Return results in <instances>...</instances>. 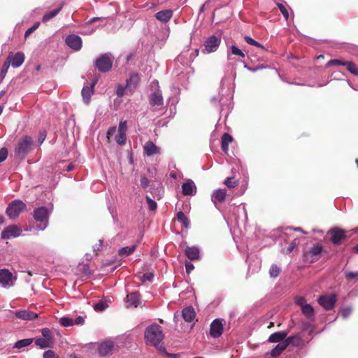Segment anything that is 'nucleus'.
<instances>
[{
	"mask_svg": "<svg viewBox=\"0 0 358 358\" xmlns=\"http://www.w3.org/2000/svg\"><path fill=\"white\" fill-rule=\"evenodd\" d=\"M144 336L148 345L157 348L162 352H165V347L162 344L164 336L159 325L152 324L148 326L145 330Z\"/></svg>",
	"mask_w": 358,
	"mask_h": 358,
	"instance_id": "nucleus-1",
	"label": "nucleus"
},
{
	"mask_svg": "<svg viewBox=\"0 0 358 358\" xmlns=\"http://www.w3.org/2000/svg\"><path fill=\"white\" fill-rule=\"evenodd\" d=\"M33 141L29 136H24L18 142L15 150V156L20 159H24L27 153L31 150Z\"/></svg>",
	"mask_w": 358,
	"mask_h": 358,
	"instance_id": "nucleus-2",
	"label": "nucleus"
},
{
	"mask_svg": "<svg viewBox=\"0 0 358 358\" xmlns=\"http://www.w3.org/2000/svg\"><path fill=\"white\" fill-rule=\"evenodd\" d=\"M33 216L36 222H41L37 226L39 230H45L48 225L49 212L45 207H40L34 210Z\"/></svg>",
	"mask_w": 358,
	"mask_h": 358,
	"instance_id": "nucleus-3",
	"label": "nucleus"
},
{
	"mask_svg": "<svg viewBox=\"0 0 358 358\" xmlns=\"http://www.w3.org/2000/svg\"><path fill=\"white\" fill-rule=\"evenodd\" d=\"M17 276L13 275L8 269H0V285L3 288H10L15 285Z\"/></svg>",
	"mask_w": 358,
	"mask_h": 358,
	"instance_id": "nucleus-4",
	"label": "nucleus"
},
{
	"mask_svg": "<svg viewBox=\"0 0 358 358\" xmlns=\"http://www.w3.org/2000/svg\"><path fill=\"white\" fill-rule=\"evenodd\" d=\"M26 205L20 200H15L10 203L6 209V214L10 219L17 217L20 213L24 210Z\"/></svg>",
	"mask_w": 358,
	"mask_h": 358,
	"instance_id": "nucleus-5",
	"label": "nucleus"
},
{
	"mask_svg": "<svg viewBox=\"0 0 358 358\" xmlns=\"http://www.w3.org/2000/svg\"><path fill=\"white\" fill-rule=\"evenodd\" d=\"M113 65V59L110 54H104L99 57L95 63V66L99 71L106 72L110 70Z\"/></svg>",
	"mask_w": 358,
	"mask_h": 358,
	"instance_id": "nucleus-6",
	"label": "nucleus"
},
{
	"mask_svg": "<svg viewBox=\"0 0 358 358\" xmlns=\"http://www.w3.org/2000/svg\"><path fill=\"white\" fill-rule=\"evenodd\" d=\"M221 43V39L215 35H212L204 41V48L201 52L204 54H209L215 52Z\"/></svg>",
	"mask_w": 358,
	"mask_h": 358,
	"instance_id": "nucleus-7",
	"label": "nucleus"
},
{
	"mask_svg": "<svg viewBox=\"0 0 358 358\" xmlns=\"http://www.w3.org/2000/svg\"><path fill=\"white\" fill-rule=\"evenodd\" d=\"M295 338H298L296 336L287 338L285 341L279 343L270 352H267L266 354H270L271 358L277 357L286 349L289 344L294 343Z\"/></svg>",
	"mask_w": 358,
	"mask_h": 358,
	"instance_id": "nucleus-8",
	"label": "nucleus"
},
{
	"mask_svg": "<svg viewBox=\"0 0 358 358\" xmlns=\"http://www.w3.org/2000/svg\"><path fill=\"white\" fill-rule=\"evenodd\" d=\"M22 232V230L20 227L17 225H10L1 232V238L3 239L16 238L20 236Z\"/></svg>",
	"mask_w": 358,
	"mask_h": 358,
	"instance_id": "nucleus-9",
	"label": "nucleus"
},
{
	"mask_svg": "<svg viewBox=\"0 0 358 358\" xmlns=\"http://www.w3.org/2000/svg\"><path fill=\"white\" fill-rule=\"evenodd\" d=\"M66 45L71 49L78 51L81 49L83 41L80 36L76 34H71L66 38Z\"/></svg>",
	"mask_w": 358,
	"mask_h": 358,
	"instance_id": "nucleus-10",
	"label": "nucleus"
},
{
	"mask_svg": "<svg viewBox=\"0 0 358 358\" xmlns=\"http://www.w3.org/2000/svg\"><path fill=\"white\" fill-rule=\"evenodd\" d=\"M330 240L334 245H339L347 236L345 231L338 228H334L329 231Z\"/></svg>",
	"mask_w": 358,
	"mask_h": 358,
	"instance_id": "nucleus-11",
	"label": "nucleus"
},
{
	"mask_svg": "<svg viewBox=\"0 0 358 358\" xmlns=\"http://www.w3.org/2000/svg\"><path fill=\"white\" fill-rule=\"evenodd\" d=\"M14 68L20 66L24 61V55L21 52L16 53L10 52L6 60Z\"/></svg>",
	"mask_w": 358,
	"mask_h": 358,
	"instance_id": "nucleus-12",
	"label": "nucleus"
},
{
	"mask_svg": "<svg viewBox=\"0 0 358 358\" xmlns=\"http://www.w3.org/2000/svg\"><path fill=\"white\" fill-rule=\"evenodd\" d=\"M336 296L334 295L321 296L318 299V303L326 310H331L334 308L336 303Z\"/></svg>",
	"mask_w": 358,
	"mask_h": 358,
	"instance_id": "nucleus-13",
	"label": "nucleus"
},
{
	"mask_svg": "<svg viewBox=\"0 0 358 358\" xmlns=\"http://www.w3.org/2000/svg\"><path fill=\"white\" fill-rule=\"evenodd\" d=\"M223 331V320L215 319L210 324V335L213 338H218Z\"/></svg>",
	"mask_w": 358,
	"mask_h": 358,
	"instance_id": "nucleus-14",
	"label": "nucleus"
},
{
	"mask_svg": "<svg viewBox=\"0 0 358 358\" xmlns=\"http://www.w3.org/2000/svg\"><path fill=\"white\" fill-rule=\"evenodd\" d=\"M227 196V191L224 189H218L214 191L211 196V201L217 206V204L222 203Z\"/></svg>",
	"mask_w": 358,
	"mask_h": 358,
	"instance_id": "nucleus-15",
	"label": "nucleus"
},
{
	"mask_svg": "<svg viewBox=\"0 0 358 358\" xmlns=\"http://www.w3.org/2000/svg\"><path fill=\"white\" fill-rule=\"evenodd\" d=\"M16 317L23 320H33L38 317V315L28 310H21L15 312Z\"/></svg>",
	"mask_w": 358,
	"mask_h": 358,
	"instance_id": "nucleus-16",
	"label": "nucleus"
},
{
	"mask_svg": "<svg viewBox=\"0 0 358 358\" xmlns=\"http://www.w3.org/2000/svg\"><path fill=\"white\" fill-rule=\"evenodd\" d=\"M143 152L147 156H152L159 154L160 152V150L152 141H148L143 146Z\"/></svg>",
	"mask_w": 358,
	"mask_h": 358,
	"instance_id": "nucleus-17",
	"label": "nucleus"
},
{
	"mask_svg": "<svg viewBox=\"0 0 358 358\" xmlns=\"http://www.w3.org/2000/svg\"><path fill=\"white\" fill-rule=\"evenodd\" d=\"M114 348L113 343L111 341H105L99 346V352L102 356H107L112 353Z\"/></svg>",
	"mask_w": 358,
	"mask_h": 358,
	"instance_id": "nucleus-18",
	"label": "nucleus"
},
{
	"mask_svg": "<svg viewBox=\"0 0 358 358\" xmlns=\"http://www.w3.org/2000/svg\"><path fill=\"white\" fill-rule=\"evenodd\" d=\"M182 194L184 195H194L196 192V186L192 180H188L182 185Z\"/></svg>",
	"mask_w": 358,
	"mask_h": 358,
	"instance_id": "nucleus-19",
	"label": "nucleus"
},
{
	"mask_svg": "<svg viewBox=\"0 0 358 358\" xmlns=\"http://www.w3.org/2000/svg\"><path fill=\"white\" fill-rule=\"evenodd\" d=\"M150 104L153 107L163 105L162 94L159 90H157L150 94Z\"/></svg>",
	"mask_w": 358,
	"mask_h": 358,
	"instance_id": "nucleus-20",
	"label": "nucleus"
},
{
	"mask_svg": "<svg viewBox=\"0 0 358 358\" xmlns=\"http://www.w3.org/2000/svg\"><path fill=\"white\" fill-rule=\"evenodd\" d=\"M139 82V76L137 73H133L130 76L129 78L127 80L126 89L132 93L137 87Z\"/></svg>",
	"mask_w": 358,
	"mask_h": 358,
	"instance_id": "nucleus-21",
	"label": "nucleus"
},
{
	"mask_svg": "<svg viewBox=\"0 0 358 358\" xmlns=\"http://www.w3.org/2000/svg\"><path fill=\"white\" fill-rule=\"evenodd\" d=\"M127 307L136 308L140 303V294L138 292H132L127 296Z\"/></svg>",
	"mask_w": 358,
	"mask_h": 358,
	"instance_id": "nucleus-22",
	"label": "nucleus"
},
{
	"mask_svg": "<svg viewBox=\"0 0 358 358\" xmlns=\"http://www.w3.org/2000/svg\"><path fill=\"white\" fill-rule=\"evenodd\" d=\"M185 254L187 258L192 261L197 260L199 259V249L196 247H187L185 249Z\"/></svg>",
	"mask_w": 358,
	"mask_h": 358,
	"instance_id": "nucleus-23",
	"label": "nucleus"
},
{
	"mask_svg": "<svg viewBox=\"0 0 358 358\" xmlns=\"http://www.w3.org/2000/svg\"><path fill=\"white\" fill-rule=\"evenodd\" d=\"M173 15V11L170 9L168 10H163L161 11L157 12L155 14L156 18L162 22H168Z\"/></svg>",
	"mask_w": 358,
	"mask_h": 358,
	"instance_id": "nucleus-24",
	"label": "nucleus"
},
{
	"mask_svg": "<svg viewBox=\"0 0 358 358\" xmlns=\"http://www.w3.org/2000/svg\"><path fill=\"white\" fill-rule=\"evenodd\" d=\"M182 315L183 319L186 322H190L193 321L194 319L195 318L196 313H195L194 309L192 307L189 306V307L185 308L182 310Z\"/></svg>",
	"mask_w": 358,
	"mask_h": 358,
	"instance_id": "nucleus-25",
	"label": "nucleus"
},
{
	"mask_svg": "<svg viewBox=\"0 0 358 358\" xmlns=\"http://www.w3.org/2000/svg\"><path fill=\"white\" fill-rule=\"evenodd\" d=\"M94 89L90 86H84L82 89L81 94L84 102L88 104L90 102L92 95L94 94Z\"/></svg>",
	"mask_w": 358,
	"mask_h": 358,
	"instance_id": "nucleus-26",
	"label": "nucleus"
},
{
	"mask_svg": "<svg viewBox=\"0 0 358 358\" xmlns=\"http://www.w3.org/2000/svg\"><path fill=\"white\" fill-rule=\"evenodd\" d=\"M287 334L285 331H278L272 334L268 338L269 343H278L283 341Z\"/></svg>",
	"mask_w": 358,
	"mask_h": 358,
	"instance_id": "nucleus-27",
	"label": "nucleus"
},
{
	"mask_svg": "<svg viewBox=\"0 0 358 358\" xmlns=\"http://www.w3.org/2000/svg\"><path fill=\"white\" fill-rule=\"evenodd\" d=\"M302 313L308 319L313 320L315 315H314V309L310 305L307 304L303 306L301 308Z\"/></svg>",
	"mask_w": 358,
	"mask_h": 358,
	"instance_id": "nucleus-28",
	"label": "nucleus"
},
{
	"mask_svg": "<svg viewBox=\"0 0 358 358\" xmlns=\"http://www.w3.org/2000/svg\"><path fill=\"white\" fill-rule=\"evenodd\" d=\"M35 344L43 349L52 347V341L49 338H38L35 340Z\"/></svg>",
	"mask_w": 358,
	"mask_h": 358,
	"instance_id": "nucleus-29",
	"label": "nucleus"
},
{
	"mask_svg": "<svg viewBox=\"0 0 358 358\" xmlns=\"http://www.w3.org/2000/svg\"><path fill=\"white\" fill-rule=\"evenodd\" d=\"M137 245L134 244L131 246L122 248L119 250L118 253L120 255L129 256L132 254L136 249Z\"/></svg>",
	"mask_w": 358,
	"mask_h": 358,
	"instance_id": "nucleus-30",
	"label": "nucleus"
},
{
	"mask_svg": "<svg viewBox=\"0 0 358 358\" xmlns=\"http://www.w3.org/2000/svg\"><path fill=\"white\" fill-rule=\"evenodd\" d=\"M232 141V137L229 134H224L222 136V149L223 151L228 150L229 144Z\"/></svg>",
	"mask_w": 358,
	"mask_h": 358,
	"instance_id": "nucleus-31",
	"label": "nucleus"
},
{
	"mask_svg": "<svg viewBox=\"0 0 358 358\" xmlns=\"http://www.w3.org/2000/svg\"><path fill=\"white\" fill-rule=\"evenodd\" d=\"M34 341V338H24L20 340L17 341L15 345L14 348L21 349L22 348L27 347L30 345Z\"/></svg>",
	"mask_w": 358,
	"mask_h": 358,
	"instance_id": "nucleus-32",
	"label": "nucleus"
},
{
	"mask_svg": "<svg viewBox=\"0 0 358 358\" xmlns=\"http://www.w3.org/2000/svg\"><path fill=\"white\" fill-rule=\"evenodd\" d=\"M322 250L323 248L320 245H313L310 250L306 252V255H310L312 257L317 258V257L321 254Z\"/></svg>",
	"mask_w": 358,
	"mask_h": 358,
	"instance_id": "nucleus-33",
	"label": "nucleus"
},
{
	"mask_svg": "<svg viewBox=\"0 0 358 358\" xmlns=\"http://www.w3.org/2000/svg\"><path fill=\"white\" fill-rule=\"evenodd\" d=\"M61 8H62V6H60L56 9H54V10H51L50 12L45 14L42 18L43 22H44V23L48 22L50 19H52L55 16H56L58 14V13L60 11Z\"/></svg>",
	"mask_w": 358,
	"mask_h": 358,
	"instance_id": "nucleus-34",
	"label": "nucleus"
},
{
	"mask_svg": "<svg viewBox=\"0 0 358 358\" xmlns=\"http://www.w3.org/2000/svg\"><path fill=\"white\" fill-rule=\"evenodd\" d=\"M177 219L178 221L181 222L183 224V227L185 228L189 227V220L188 218L185 216V215L182 212H178L177 213Z\"/></svg>",
	"mask_w": 358,
	"mask_h": 358,
	"instance_id": "nucleus-35",
	"label": "nucleus"
},
{
	"mask_svg": "<svg viewBox=\"0 0 358 358\" xmlns=\"http://www.w3.org/2000/svg\"><path fill=\"white\" fill-rule=\"evenodd\" d=\"M345 66L351 73L358 76V67L354 63L345 62Z\"/></svg>",
	"mask_w": 358,
	"mask_h": 358,
	"instance_id": "nucleus-36",
	"label": "nucleus"
},
{
	"mask_svg": "<svg viewBox=\"0 0 358 358\" xmlns=\"http://www.w3.org/2000/svg\"><path fill=\"white\" fill-rule=\"evenodd\" d=\"M126 134L124 132H117V135L115 136V141L116 142L120 145H123L126 143Z\"/></svg>",
	"mask_w": 358,
	"mask_h": 358,
	"instance_id": "nucleus-37",
	"label": "nucleus"
},
{
	"mask_svg": "<svg viewBox=\"0 0 358 358\" xmlns=\"http://www.w3.org/2000/svg\"><path fill=\"white\" fill-rule=\"evenodd\" d=\"M230 50L231 53L234 55H236L242 58H244L245 57V53L236 45H231L230 47Z\"/></svg>",
	"mask_w": 358,
	"mask_h": 358,
	"instance_id": "nucleus-38",
	"label": "nucleus"
},
{
	"mask_svg": "<svg viewBox=\"0 0 358 358\" xmlns=\"http://www.w3.org/2000/svg\"><path fill=\"white\" fill-rule=\"evenodd\" d=\"M280 273V268L275 264H273L269 270V273L271 278H276Z\"/></svg>",
	"mask_w": 358,
	"mask_h": 358,
	"instance_id": "nucleus-39",
	"label": "nucleus"
},
{
	"mask_svg": "<svg viewBox=\"0 0 358 358\" xmlns=\"http://www.w3.org/2000/svg\"><path fill=\"white\" fill-rule=\"evenodd\" d=\"M244 39H245V42L250 45H254V46H256V47H258V48H260L262 49L264 48V46L261 43H259V42L252 39L251 37H250L248 36H245L244 37Z\"/></svg>",
	"mask_w": 358,
	"mask_h": 358,
	"instance_id": "nucleus-40",
	"label": "nucleus"
},
{
	"mask_svg": "<svg viewBox=\"0 0 358 358\" xmlns=\"http://www.w3.org/2000/svg\"><path fill=\"white\" fill-rule=\"evenodd\" d=\"M60 324L64 327H71L74 322L71 318L63 317L60 319Z\"/></svg>",
	"mask_w": 358,
	"mask_h": 358,
	"instance_id": "nucleus-41",
	"label": "nucleus"
},
{
	"mask_svg": "<svg viewBox=\"0 0 358 358\" xmlns=\"http://www.w3.org/2000/svg\"><path fill=\"white\" fill-rule=\"evenodd\" d=\"M108 304L104 301H99L94 304V308L96 311H103L107 307Z\"/></svg>",
	"mask_w": 358,
	"mask_h": 358,
	"instance_id": "nucleus-42",
	"label": "nucleus"
},
{
	"mask_svg": "<svg viewBox=\"0 0 358 358\" xmlns=\"http://www.w3.org/2000/svg\"><path fill=\"white\" fill-rule=\"evenodd\" d=\"M40 25V22H36L34 24V25L32 27H31L30 28H29L26 31H25V34H24V37L25 38H27L32 32H34L35 30L37 29V28L39 27Z\"/></svg>",
	"mask_w": 358,
	"mask_h": 358,
	"instance_id": "nucleus-43",
	"label": "nucleus"
},
{
	"mask_svg": "<svg viewBox=\"0 0 358 358\" xmlns=\"http://www.w3.org/2000/svg\"><path fill=\"white\" fill-rule=\"evenodd\" d=\"M277 6H278L279 10H280L281 13L284 16V17L286 20H288V18H289V13L287 11V10L286 9V8L285 7V6L282 5V3H278Z\"/></svg>",
	"mask_w": 358,
	"mask_h": 358,
	"instance_id": "nucleus-44",
	"label": "nucleus"
},
{
	"mask_svg": "<svg viewBox=\"0 0 358 358\" xmlns=\"http://www.w3.org/2000/svg\"><path fill=\"white\" fill-rule=\"evenodd\" d=\"M224 185L228 187H234L238 185L237 181L234 180L233 178H227L224 181Z\"/></svg>",
	"mask_w": 358,
	"mask_h": 358,
	"instance_id": "nucleus-45",
	"label": "nucleus"
},
{
	"mask_svg": "<svg viewBox=\"0 0 358 358\" xmlns=\"http://www.w3.org/2000/svg\"><path fill=\"white\" fill-rule=\"evenodd\" d=\"M43 358H59V357L53 350H48L44 352Z\"/></svg>",
	"mask_w": 358,
	"mask_h": 358,
	"instance_id": "nucleus-46",
	"label": "nucleus"
},
{
	"mask_svg": "<svg viewBox=\"0 0 358 358\" xmlns=\"http://www.w3.org/2000/svg\"><path fill=\"white\" fill-rule=\"evenodd\" d=\"M10 65V64L7 61H6L3 63V64L2 66V68H1V73H0L2 78H3L5 77V76H6V74L7 73Z\"/></svg>",
	"mask_w": 358,
	"mask_h": 358,
	"instance_id": "nucleus-47",
	"label": "nucleus"
},
{
	"mask_svg": "<svg viewBox=\"0 0 358 358\" xmlns=\"http://www.w3.org/2000/svg\"><path fill=\"white\" fill-rule=\"evenodd\" d=\"M147 203L149 208L151 210H155L157 208V203L150 199L149 196H146Z\"/></svg>",
	"mask_w": 358,
	"mask_h": 358,
	"instance_id": "nucleus-48",
	"label": "nucleus"
},
{
	"mask_svg": "<svg viewBox=\"0 0 358 358\" xmlns=\"http://www.w3.org/2000/svg\"><path fill=\"white\" fill-rule=\"evenodd\" d=\"M352 313V308L345 307L343 308L341 311V315L343 318H347Z\"/></svg>",
	"mask_w": 358,
	"mask_h": 358,
	"instance_id": "nucleus-49",
	"label": "nucleus"
},
{
	"mask_svg": "<svg viewBox=\"0 0 358 358\" xmlns=\"http://www.w3.org/2000/svg\"><path fill=\"white\" fill-rule=\"evenodd\" d=\"M41 334L44 338H49L50 341H52V338L51 336L50 331L48 328H44L41 330Z\"/></svg>",
	"mask_w": 358,
	"mask_h": 358,
	"instance_id": "nucleus-50",
	"label": "nucleus"
},
{
	"mask_svg": "<svg viewBox=\"0 0 358 358\" xmlns=\"http://www.w3.org/2000/svg\"><path fill=\"white\" fill-rule=\"evenodd\" d=\"M295 302L299 306L301 307V308L305 306V305H307L308 303H306V299L305 298L302 297V296H298L295 299Z\"/></svg>",
	"mask_w": 358,
	"mask_h": 358,
	"instance_id": "nucleus-51",
	"label": "nucleus"
},
{
	"mask_svg": "<svg viewBox=\"0 0 358 358\" xmlns=\"http://www.w3.org/2000/svg\"><path fill=\"white\" fill-rule=\"evenodd\" d=\"M8 156V150L5 148L0 149V163L3 162Z\"/></svg>",
	"mask_w": 358,
	"mask_h": 358,
	"instance_id": "nucleus-52",
	"label": "nucleus"
},
{
	"mask_svg": "<svg viewBox=\"0 0 358 358\" xmlns=\"http://www.w3.org/2000/svg\"><path fill=\"white\" fill-rule=\"evenodd\" d=\"M150 181L145 176H141V185L143 188H146L149 185Z\"/></svg>",
	"mask_w": 358,
	"mask_h": 358,
	"instance_id": "nucleus-53",
	"label": "nucleus"
},
{
	"mask_svg": "<svg viewBox=\"0 0 358 358\" xmlns=\"http://www.w3.org/2000/svg\"><path fill=\"white\" fill-rule=\"evenodd\" d=\"M127 122L126 121H122L119 124L118 127V132H124L125 133L127 130Z\"/></svg>",
	"mask_w": 358,
	"mask_h": 358,
	"instance_id": "nucleus-54",
	"label": "nucleus"
},
{
	"mask_svg": "<svg viewBox=\"0 0 358 358\" xmlns=\"http://www.w3.org/2000/svg\"><path fill=\"white\" fill-rule=\"evenodd\" d=\"M333 64L345 66V62H342L341 60H339V59H332V60H330L327 63V66H330V65H333Z\"/></svg>",
	"mask_w": 358,
	"mask_h": 358,
	"instance_id": "nucleus-55",
	"label": "nucleus"
},
{
	"mask_svg": "<svg viewBox=\"0 0 358 358\" xmlns=\"http://www.w3.org/2000/svg\"><path fill=\"white\" fill-rule=\"evenodd\" d=\"M126 87H124L123 86H118L117 89V91H116V94L117 95L119 96V97H122L124 96V91L126 90Z\"/></svg>",
	"mask_w": 358,
	"mask_h": 358,
	"instance_id": "nucleus-56",
	"label": "nucleus"
},
{
	"mask_svg": "<svg viewBox=\"0 0 358 358\" xmlns=\"http://www.w3.org/2000/svg\"><path fill=\"white\" fill-rule=\"evenodd\" d=\"M345 278L348 280L358 278V272H347L345 273Z\"/></svg>",
	"mask_w": 358,
	"mask_h": 358,
	"instance_id": "nucleus-57",
	"label": "nucleus"
},
{
	"mask_svg": "<svg viewBox=\"0 0 358 358\" xmlns=\"http://www.w3.org/2000/svg\"><path fill=\"white\" fill-rule=\"evenodd\" d=\"M153 274L150 273H145L142 276V280L143 281H152V279H153Z\"/></svg>",
	"mask_w": 358,
	"mask_h": 358,
	"instance_id": "nucleus-58",
	"label": "nucleus"
},
{
	"mask_svg": "<svg viewBox=\"0 0 358 358\" xmlns=\"http://www.w3.org/2000/svg\"><path fill=\"white\" fill-rule=\"evenodd\" d=\"M185 268L187 273H189L192 271L194 270V265L190 262H186L185 263Z\"/></svg>",
	"mask_w": 358,
	"mask_h": 358,
	"instance_id": "nucleus-59",
	"label": "nucleus"
},
{
	"mask_svg": "<svg viewBox=\"0 0 358 358\" xmlns=\"http://www.w3.org/2000/svg\"><path fill=\"white\" fill-rule=\"evenodd\" d=\"M73 322H74V324H82L84 322V319L83 317L79 316L77 318H76V320L73 321Z\"/></svg>",
	"mask_w": 358,
	"mask_h": 358,
	"instance_id": "nucleus-60",
	"label": "nucleus"
},
{
	"mask_svg": "<svg viewBox=\"0 0 358 358\" xmlns=\"http://www.w3.org/2000/svg\"><path fill=\"white\" fill-rule=\"evenodd\" d=\"M102 242L103 241L102 240H99V245H95L94 247H93V250L94 252H98L99 251L100 248H101L102 246Z\"/></svg>",
	"mask_w": 358,
	"mask_h": 358,
	"instance_id": "nucleus-61",
	"label": "nucleus"
},
{
	"mask_svg": "<svg viewBox=\"0 0 358 358\" xmlns=\"http://www.w3.org/2000/svg\"><path fill=\"white\" fill-rule=\"evenodd\" d=\"M115 130H116L115 127L110 128V129L108 130V132H107L108 138H109V136H110V135H113V134L115 131Z\"/></svg>",
	"mask_w": 358,
	"mask_h": 358,
	"instance_id": "nucleus-62",
	"label": "nucleus"
},
{
	"mask_svg": "<svg viewBox=\"0 0 358 358\" xmlns=\"http://www.w3.org/2000/svg\"><path fill=\"white\" fill-rule=\"evenodd\" d=\"M45 138V135L41 134L38 138V141H40L41 143H42L44 141Z\"/></svg>",
	"mask_w": 358,
	"mask_h": 358,
	"instance_id": "nucleus-63",
	"label": "nucleus"
},
{
	"mask_svg": "<svg viewBox=\"0 0 358 358\" xmlns=\"http://www.w3.org/2000/svg\"><path fill=\"white\" fill-rule=\"evenodd\" d=\"M99 20H101L99 17H93L87 22V24H92V22Z\"/></svg>",
	"mask_w": 358,
	"mask_h": 358,
	"instance_id": "nucleus-64",
	"label": "nucleus"
}]
</instances>
